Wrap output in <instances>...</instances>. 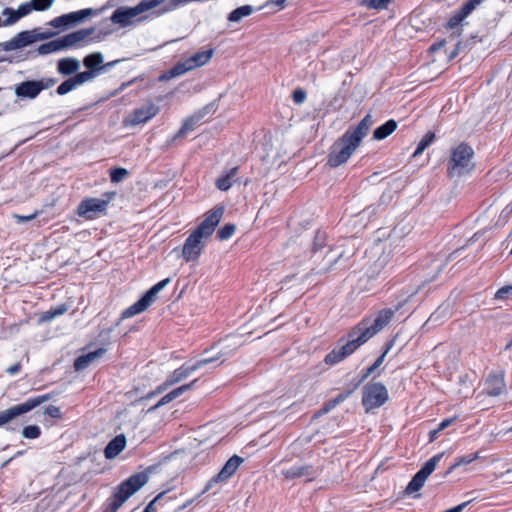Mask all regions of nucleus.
I'll return each instance as SVG.
<instances>
[{
    "instance_id": "39448f33",
    "label": "nucleus",
    "mask_w": 512,
    "mask_h": 512,
    "mask_svg": "<svg viewBox=\"0 0 512 512\" xmlns=\"http://www.w3.org/2000/svg\"><path fill=\"white\" fill-rule=\"evenodd\" d=\"M388 400V391L382 383H369L363 387L362 404L368 413L384 405Z\"/></svg>"
},
{
    "instance_id": "473e14b6",
    "label": "nucleus",
    "mask_w": 512,
    "mask_h": 512,
    "mask_svg": "<svg viewBox=\"0 0 512 512\" xmlns=\"http://www.w3.org/2000/svg\"><path fill=\"white\" fill-rule=\"evenodd\" d=\"M18 44L21 48L26 47L39 39H44V36H38L34 31H23L16 35Z\"/></svg>"
},
{
    "instance_id": "680f3d73",
    "label": "nucleus",
    "mask_w": 512,
    "mask_h": 512,
    "mask_svg": "<svg viewBox=\"0 0 512 512\" xmlns=\"http://www.w3.org/2000/svg\"><path fill=\"white\" fill-rule=\"evenodd\" d=\"M456 420V417H452V418H447V419H444L443 421L440 422V424L438 425V428L439 430H444L446 429L447 427H449L454 421Z\"/></svg>"
},
{
    "instance_id": "0eeeda50",
    "label": "nucleus",
    "mask_w": 512,
    "mask_h": 512,
    "mask_svg": "<svg viewBox=\"0 0 512 512\" xmlns=\"http://www.w3.org/2000/svg\"><path fill=\"white\" fill-rule=\"evenodd\" d=\"M148 477L145 474H137L130 477L118 489L112 502L115 512L130 496L137 492L147 483Z\"/></svg>"
},
{
    "instance_id": "8fccbe9b",
    "label": "nucleus",
    "mask_w": 512,
    "mask_h": 512,
    "mask_svg": "<svg viewBox=\"0 0 512 512\" xmlns=\"http://www.w3.org/2000/svg\"><path fill=\"white\" fill-rule=\"evenodd\" d=\"M128 171L125 168H115L111 171V181L119 183L126 178Z\"/></svg>"
},
{
    "instance_id": "ea45409f",
    "label": "nucleus",
    "mask_w": 512,
    "mask_h": 512,
    "mask_svg": "<svg viewBox=\"0 0 512 512\" xmlns=\"http://www.w3.org/2000/svg\"><path fill=\"white\" fill-rule=\"evenodd\" d=\"M478 458V454H470L467 456L460 457L456 460V462L449 467V469L446 471L445 475H449L454 469L457 467L464 465V464H470L473 461H475Z\"/></svg>"
},
{
    "instance_id": "79ce46f5",
    "label": "nucleus",
    "mask_w": 512,
    "mask_h": 512,
    "mask_svg": "<svg viewBox=\"0 0 512 512\" xmlns=\"http://www.w3.org/2000/svg\"><path fill=\"white\" fill-rule=\"evenodd\" d=\"M33 4L30 2H25L21 5H19V7L16 9L17 11V16L12 19L10 22H17L19 19H21L22 17L30 14L32 11H33Z\"/></svg>"
},
{
    "instance_id": "e2e57ef3",
    "label": "nucleus",
    "mask_w": 512,
    "mask_h": 512,
    "mask_svg": "<svg viewBox=\"0 0 512 512\" xmlns=\"http://www.w3.org/2000/svg\"><path fill=\"white\" fill-rule=\"evenodd\" d=\"M14 217L17 220V222H19V223L20 222H27V221L33 220L36 217V213L30 214V215H26V216L15 215Z\"/></svg>"
},
{
    "instance_id": "13d9d810",
    "label": "nucleus",
    "mask_w": 512,
    "mask_h": 512,
    "mask_svg": "<svg viewBox=\"0 0 512 512\" xmlns=\"http://www.w3.org/2000/svg\"><path fill=\"white\" fill-rule=\"evenodd\" d=\"M3 15L7 17L6 20L3 22V25L9 26L15 23L10 21L17 16V11L11 8H5L3 10Z\"/></svg>"
},
{
    "instance_id": "5701e85b",
    "label": "nucleus",
    "mask_w": 512,
    "mask_h": 512,
    "mask_svg": "<svg viewBox=\"0 0 512 512\" xmlns=\"http://www.w3.org/2000/svg\"><path fill=\"white\" fill-rule=\"evenodd\" d=\"M485 391L492 397L503 394L506 391L504 372L490 374L485 381Z\"/></svg>"
},
{
    "instance_id": "a878e982",
    "label": "nucleus",
    "mask_w": 512,
    "mask_h": 512,
    "mask_svg": "<svg viewBox=\"0 0 512 512\" xmlns=\"http://www.w3.org/2000/svg\"><path fill=\"white\" fill-rule=\"evenodd\" d=\"M281 473L287 480H292L299 477L315 475L316 471H312V468L308 465H299L284 469Z\"/></svg>"
},
{
    "instance_id": "e433bc0d",
    "label": "nucleus",
    "mask_w": 512,
    "mask_h": 512,
    "mask_svg": "<svg viewBox=\"0 0 512 512\" xmlns=\"http://www.w3.org/2000/svg\"><path fill=\"white\" fill-rule=\"evenodd\" d=\"M352 393V390L339 393L334 399L328 401L323 407H322V414L328 413L332 409H334L338 404L342 403L344 400H346L350 394Z\"/></svg>"
},
{
    "instance_id": "4d7b16f0",
    "label": "nucleus",
    "mask_w": 512,
    "mask_h": 512,
    "mask_svg": "<svg viewBox=\"0 0 512 512\" xmlns=\"http://www.w3.org/2000/svg\"><path fill=\"white\" fill-rule=\"evenodd\" d=\"M0 46L4 51H11L21 48L20 45L18 44V39L16 36L10 39L9 41L0 44Z\"/></svg>"
},
{
    "instance_id": "09e8293b",
    "label": "nucleus",
    "mask_w": 512,
    "mask_h": 512,
    "mask_svg": "<svg viewBox=\"0 0 512 512\" xmlns=\"http://www.w3.org/2000/svg\"><path fill=\"white\" fill-rule=\"evenodd\" d=\"M200 120V116H193L185 121L182 128L179 130V136L185 135L193 129V126Z\"/></svg>"
},
{
    "instance_id": "69168bd1",
    "label": "nucleus",
    "mask_w": 512,
    "mask_h": 512,
    "mask_svg": "<svg viewBox=\"0 0 512 512\" xmlns=\"http://www.w3.org/2000/svg\"><path fill=\"white\" fill-rule=\"evenodd\" d=\"M286 0H270L268 5H276L279 9L284 8Z\"/></svg>"
},
{
    "instance_id": "de8ad7c7",
    "label": "nucleus",
    "mask_w": 512,
    "mask_h": 512,
    "mask_svg": "<svg viewBox=\"0 0 512 512\" xmlns=\"http://www.w3.org/2000/svg\"><path fill=\"white\" fill-rule=\"evenodd\" d=\"M75 88H77V87H76L73 79L69 78L58 86L57 93L59 95H65V94L69 93L70 91L74 90Z\"/></svg>"
},
{
    "instance_id": "7ed1b4c3",
    "label": "nucleus",
    "mask_w": 512,
    "mask_h": 512,
    "mask_svg": "<svg viewBox=\"0 0 512 512\" xmlns=\"http://www.w3.org/2000/svg\"><path fill=\"white\" fill-rule=\"evenodd\" d=\"M165 1L166 0H143L134 7H120L113 12L111 21L123 27L131 25L137 16L161 5Z\"/></svg>"
},
{
    "instance_id": "f704fd0d",
    "label": "nucleus",
    "mask_w": 512,
    "mask_h": 512,
    "mask_svg": "<svg viewBox=\"0 0 512 512\" xmlns=\"http://www.w3.org/2000/svg\"><path fill=\"white\" fill-rule=\"evenodd\" d=\"M236 172L237 168H231L225 175L220 177L216 182L217 188L222 191L228 190L232 185Z\"/></svg>"
},
{
    "instance_id": "cd10ccee",
    "label": "nucleus",
    "mask_w": 512,
    "mask_h": 512,
    "mask_svg": "<svg viewBox=\"0 0 512 512\" xmlns=\"http://www.w3.org/2000/svg\"><path fill=\"white\" fill-rule=\"evenodd\" d=\"M80 68V61L73 57L62 58L58 61L57 70L63 75L75 73Z\"/></svg>"
},
{
    "instance_id": "ddd939ff",
    "label": "nucleus",
    "mask_w": 512,
    "mask_h": 512,
    "mask_svg": "<svg viewBox=\"0 0 512 512\" xmlns=\"http://www.w3.org/2000/svg\"><path fill=\"white\" fill-rule=\"evenodd\" d=\"M349 340L346 344L333 349L330 353H328L324 359L327 365H335L346 357L354 353L363 343H360L359 338L354 335V332L351 330L348 334Z\"/></svg>"
},
{
    "instance_id": "37998d69",
    "label": "nucleus",
    "mask_w": 512,
    "mask_h": 512,
    "mask_svg": "<svg viewBox=\"0 0 512 512\" xmlns=\"http://www.w3.org/2000/svg\"><path fill=\"white\" fill-rule=\"evenodd\" d=\"M392 0H363V5L370 9L383 10L388 7Z\"/></svg>"
},
{
    "instance_id": "423d86ee",
    "label": "nucleus",
    "mask_w": 512,
    "mask_h": 512,
    "mask_svg": "<svg viewBox=\"0 0 512 512\" xmlns=\"http://www.w3.org/2000/svg\"><path fill=\"white\" fill-rule=\"evenodd\" d=\"M169 282L170 279L166 278L151 287L141 299L123 311L122 318H130L145 311L155 301L157 294L164 289Z\"/></svg>"
},
{
    "instance_id": "49530a36",
    "label": "nucleus",
    "mask_w": 512,
    "mask_h": 512,
    "mask_svg": "<svg viewBox=\"0 0 512 512\" xmlns=\"http://www.w3.org/2000/svg\"><path fill=\"white\" fill-rule=\"evenodd\" d=\"M235 230V225L226 224L218 231V237L220 240H227L234 234Z\"/></svg>"
},
{
    "instance_id": "6e6d98bb",
    "label": "nucleus",
    "mask_w": 512,
    "mask_h": 512,
    "mask_svg": "<svg viewBox=\"0 0 512 512\" xmlns=\"http://www.w3.org/2000/svg\"><path fill=\"white\" fill-rule=\"evenodd\" d=\"M44 414L48 415L52 418H56V419H59L62 417V412H61L60 407L54 406V405H50V406L46 407L44 410Z\"/></svg>"
},
{
    "instance_id": "338daca9",
    "label": "nucleus",
    "mask_w": 512,
    "mask_h": 512,
    "mask_svg": "<svg viewBox=\"0 0 512 512\" xmlns=\"http://www.w3.org/2000/svg\"><path fill=\"white\" fill-rule=\"evenodd\" d=\"M163 495H164V493L159 494V495H158V496H157L153 501H151V502L148 504V506L145 508V510H144V511L151 512V511H152V509H153L154 503H155L156 501H158L160 498H162V497H163Z\"/></svg>"
},
{
    "instance_id": "9d476101",
    "label": "nucleus",
    "mask_w": 512,
    "mask_h": 512,
    "mask_svg": "<svg viewBox=\"0 0 512 512\" xmlns=\"http://www.w3.org/2000/svg\"><path fill=\"white\" fill-rule=\"evenodd\" d=\"M442 456V453L436 454L423 465L408 483L405 489L406 494L410 495L418 492L424 486L427 478L434 472Z\"/></svg>"
},
{
    "instance_id": "4c0bfd02",
    "label": "nucleus",
    "mask_w": 512,
    "mask_h": 512,
    "mask_svg": "<svg viewBox=\"0 0 512 512\" xmlns=\"http://www.w3.org/2000/svg\"><path fill=\"white\" fill-rule=\"evenodd\" d=\"M435 140V134L431 131L427 132L423 138L420 140V142L417 145V148L415 152L413 153V156H419L421 155L427 147H429Z\"/></svg>"
},
{
    "instance_id": "a211bd4d",
    "label": "nucleus",
    "mask_w": 512,
    "mask_h": 512,
    "mask_svg": "<svg viewBox=\"0 0 512 512\" xmlns=\"http://www.w3.org/2000/svg\"><path fill=\"white\" fill-rule=\"evenodd\" d=\"M207 240L192 232L186 239L183 248L182 256L187 261H196L201 255Z\"/></svg>"
},
{
    "instance_id": "052dcab7",
    "label": "nucleus",
    "mask_w": 512,
    "mask_h": 512,
    "mask_svg": "<svg viewBox=\"0 0 512 512\" xmlns=\"http://www.w3.org/2000/svg\"><path fill=\"white\" fill-rule=\"evenodd\" d=\"M204 494L203 492L201 494H198L196 497L194 498H190L188 499L185 503H183L181 506H179L176 510V512H180L182 511L183 509L187 508L188 506H190L191 504H193L198 498H200V496Z\"/></svg>"
},
{
    "instance_id": "a19ab883",
    "label": "nucleus",
    "mask_w": 512,
    "mask_h": 512,
    "mask_svg": "<svg viewBox=\"0 0 512 512\" xmlns=\"http://www.w3.org/2000/svg\"><path fill=\"white\" fill-rule=\"evenodd\" d=\"M65 311H66V307L61 305L55 309H51L49 311L42 313V315L40 317V321H43V322L51 321L52 319L64 314Z\"/></svg>"
},
{
    "instance_id": "4be33fe9",
    "label": "nucleus",
    "mask_w": 512,
    "mask_h": 512,
    "mask_svg": "<svg viewBox=\"0 0 512 512\" xmlns=\"http://www.w3.org/2000/svg\"><path fill=\"white\" fill-rule=\"evenodd\" d=\"M45 89L42 81H24L15 86V95L21 99H35Z\"/></svg>"
},
{
    "instance_id": "bb28decb",
    "label": "nucleus",
    "mask_w": 512,
    "mask_h": 512,
    "mask_svg": "<svg viewBox=\"0 0 512 512\" xmlns=\"http://www.w3.org/2000/svg\"><path fill=\"white\" fill-rule=\"evenodd\" d=\"M84 66L89 71H94L97 75L102 71V65L104 63V55L101 52H94L88 54L83 60Z\"/></svg>"
},
{
    "instance_id": "7c9ffc66",
    "label": "nucleus",
    "mask_w": 512,
    "mask_h": 512,
    "mask_svg": "<svg viewBox=\"0 0 512 512\" xmlns=\"http://www.w3.org/2000/svg\"><path fill=\"white\" fill-rule=\"evenodd\" d=\"M396 128L397 122L393 119H390L374 130L373 138L376 140H383L391 135L396 130Z\"/></svg>"
},
{
    "instance_id": "412c9836",
    "label": "nucleus",
    "mask_w": 512,
    "mask_h": 512,
    "mask_svg": "<svg viewBox=\"0 0 512 512\" xmlns=\"http://www.w3.org/2000/svg\"><path fill=\"white\" fill-rule=\"evenodd\" d=\"M374 124L370 114H367L353 130H347L344 134L345 141H353L359 146L361 140L367 135L369 129Z\"/></svg>"
},
{
    "instance_id": "a18cd8bd",
    "label": "nucleus",
    "mask_w": 512,
    "mask_h": 512,
    "mask_svg": "<svg viewBox=\"0 0 512 512\" xmlns=\"http://www.w3.org/2000/svg\"><path fill=\"white\" fill-rule=\"evenodd\" d=\"M31 3L33 4L34 10L46 11L53 6L54 0H31Z\"/></svg>"
},
{
    "instance_id": "f03ea898",
    "label": "nucleus",
    "mask_w": 512,
    "mask_h": 512,
    "mask_svg": "<svg viewBox=\"0 0 512 512\" xmlns=\"http://www.w3.org/2000/svg\"><path fill=\"white\" fill-rule=\"evenodd\" d=\"M474 151L466 143H460L451 150L447 164V173L450 177H461L473 170L472 162Z\"/></svg>"
},
{
    "instance_id": "c756f323",
    "label": "nucleus",
    "mask_w": 512,
    "mask_h": 512,
    "mask_svg": "<svg viewBox=\"0 0 512 512\" xmlns=\"http://www.w3.org/2000/svg\"><path fill=\"white\" fill-rule=\"evenodd\" d=\"M94 14L95 11L92 8H86L68 14H64V16L67 19L68 26L70 27L77 23L83 22L86 18L93 16Z\"/></svg>"
},
{
    "instance_id": "c9c22d12",
    "label": "nucleus",
    "mask_w": 512,
    "mask_h": 512,
    "mask_svg": "<svg viewBox=\"0 0 512 512\" xmlns=\"http://www.w3.org/2000/svg\"><path fill=\"white\" fill-rule=\"evenodd\" d=\"M253 11H254V9L252 6L244 5V6H241L237 9L233 10L229 14L228 19L231 22H239L242 18L251 15L253 13Z\"/></svg>"
},
{
    "instance_id": "6e6552de",
    "label": "nucleus",
    "mask_w": 512,
    "mask_h": 512,
    "mask_svg": "<svg viewBox=\"0 0 512 512\" xmlns=\"http://www.w3.org/2000/svg\"><path fill=\"white\" fill-rule=\"evenodd\" d=\"M160 112V107L153 102H147L134 109L125 117L123 124L125 127H136L144 125L154 118Z\"/></svg>"
},
{
    "instance_id": "1a4fd4ad",
    "label": "nucleus",
    "mask_w": 512,
    "mask_h": 512,
    "mask_svg": "<svg viewBox=\"0 0 512 512\" xmlns=\"http://www.w3.org/2000/svg\"><path fill=\"white\" fill-rule=\"evenodd\" d=\"M49 399V395H40L34 398H30L22 404L15 405L4 411H0V427L11 422L17 416H20L31 411L33 408L43 404Z\"/></svg>"
},
{
    "instance_id": "3c124183",
    "label": "nucleus",
    "mask_w": 512,
    "mask_h": 512,
    "mask_svg": "<svg viewBox=\"0 0 512 512\" xmlns=\"http://www.w3.org/2000/svg\"><path fill=\"white\" fill-rule=\"evenodd\" d=\"M342 256L341 252H335L333 250H329L325 256L324 259L327 261V264L329 265L327 267V270H331L333 264L337 262V260Z\"/></svg>"
},
{
    "instance_id": "20e7f679",
    "label": "nucleus",
    "mask_w": 512,
    "mask_h": 512,
    "mask_svg": "<svg viewBox=\"0 0 512 512\" xmlns=\"http://www.w3.org/2000/svg\"><path fill=\"white\" fill-rule=\"evenodd\" d=\"M241 336L229 335L225 339L218 342L216 345L207 349L202 355V359H211V363L230 357L241 345Z\"/></svg>"
},
{
    "instance_id": "603ef678",
    "label": "nucleus",
    "mask_w": 512,
    "mask_h": 512,
    "mask_svg": "<svg viewBox=\"0 0 512 512\" xmlns=\"http://www.w3.org/2000/svg\"><path fill=\"white\" fill-rule=\"evenodd\" d=\"M292 98L295 104L301 105L307 99V92L302 88H297L294 90Z\"/></svg>"
},
{
    "instance_id": "aec40b11",
    "label": "nucleus",
    "mask_w": 512,
    "mask_h": 512,
    "mask_svg": "<svg viewBox=\"0 0 512 512\" xmlns=\"http://www.w3.org/2000/svg\"><path fill=\"white\" fill-rule=\"evenodd\" d=\"M211 363V359H202L201 357L194 364H186L176 369L168 378L167 384L174 385L183 379L189 377L193 372L204 365Z\"/></svg>"
},
{
    "instance_id": "0e129e2a",
    "label": "nucleus",
    "mask_w": 512,
    "mask_h": 512,
    "mask_svg": "<svg viewBox=\"0 0 512 512\" xmlns=\"http://www.w3.org/2000/svg\"><path fill=\"white\" fill-rule=\"evenodd\" d=\"M172 400H174V397H172L171 393H168L158 402L157 406L165 405V404L169 403Z\"/></svg>"
},
{
    "instance_id": "9b49d317",
    "label": "nucleus",
    "mask_w": 512,
    "mask_h": 512,
    "mask_svg": "<svg viewBox=\"0 0 512 512\" xmlns=\"http://www.w3.org/2000/svg\"><path fill=\"white\" fill-rule=\"evenodd\" d=\"M483 2L484 0H468L451 15L446 27L453 30L452 36H461L463 21Z\"/></svg>"
},
{
    "instance_id": "774afa93",
    "label": "nucleus",
    "mask_w": 512,
    "mask_h": 512,
    "mask_svg": "<svg viewBox=\"0 0 512 512\" xmlns=\"http://www.w3.org/2000/svg\"><path fill=\"white\" fill-rule=\"evenodd\" d=\"M19 370H20V365L15 364V365L7 368V373H9L10 375H14V374L18 373Z\"/></svg>"
},
{
    "instance_id": "c85d7f7f",
    "label": "nucleus",
    "mask_w": 512,
    "mask_h": 512,
    "mask_svg": "<svg viewBox=\"0 0 512 512\" xmlns=\"http://www.w3.org/2000/svg\"><path fill=\"white\" fill-rule=\"evenodd\" d=\"M104 352V349H98L94 352H90L88 354L78 357L74 363L75 369L78 371L86 369L96 359L100 358L104 354Z\"/></svg>"
},
{
    "instance_id": "c03bdc74",
    "label": "nucleus",
    "mask_w": 512,
    "mask_h": 512,
    "mask_svg": "<svg viewBox=\"0 0 512 512\" xmlns=\"http://www.w3.org/2000/svg\"><path fill=\"white\" fill-rule=\"evenodd\" d=\"M40 435V428L36 425H29L23 428L22 436L27 439H36Z\"/></svg>"
},
{
    "instance_id": "864d4df0",
    "label": "nucleus",
    "mask_w": 512,
    "mask_h": 512,
    "mask_svg": "<svg viewBox=\"0 0 512 512\" xmlns=\"http://www.w3.org/2000/svg\"><path fill=\"white\" fill-rule=\"evenodd\" d=\"M512 296V286L507 285L501 287L496 293H495V299L498 300H504Z\"/></svg>"
},
{
    "instance_id": "b1692460",
    "label": "nucleus",
    "mask_w": 512,
    "mask_h": 512,
    "mask_svg": "<svg viewBox=\"0 0 512 512\" xmlns=\"http://www.w3.org/2000/svg\"><path fill=\"white\" fill-rule=\"evenodd\" d=\"M94 28L80 29L62 37L65 48L72 47L86 41L93 33Z\"/></svg>"
},
{
    "instance_id": "f257e3e1",
    "label": "nucleus",
    "mask_w": 512,
    "mask_h": 512,
    "mask_svg": "<svg viewBox=\"0 0 512 512\" xmlns=\"http://www.w3.org/2000/svg\"><path fill=\"white\" fill-rule=\"evenodd\" d=\"M394 314L395 310L391 308L382 309L377 313L374 319L364 318L351 330L354 332V335L359 338L360 343L364 344L381 331L391 321Z\"/></svg>"
},
{
    "instance_id": "6ab92c4d",
    "label": "nucleus",
    "mask_w": 512,
    "mask_h": 512,
    "mask_svg": "<svg viewBox=\"0 0 512 512\" xmlns=\"http://www.w3.org/2000/svg\"><path fill=\"white\" fill-rule=\"evenodd\" d=\"M109 200L99 198H88L78 206V214L81 217L92 219L97 213L106 210Z\"/></svg>"
},
{
    "instance_id": "58836bf2",
    "label": "nucleus",
    "mask_w": 512,
    "mask_h": 512,
    "mask_svg": "<svg viewBox=\"0 0 512 512\" xmlns=\"http://www.w3.org/2000/svg\"><path fill=\"white\" fill-rule=\"evenodd\" d=\"M95 77H97V74L94 71L88 70V71L78 73L76 76L72 77V79H73L76 87H79V86L85 84L86 82L91 81Z\"/></svg>"
},
{
    "instance_id": "f8f14e48",
    "label": "nucleus",
    "mask_w": 512,
    "mask_h": 512,
    "mask_svg": "<svg viewBox=\"0 0 512 512\" xmlns=\"http://www.w3.org/2000/svg\"><path fill=\"white\" fill-rule=\"evenodd\" d=\"M213 56V50H205L201 52H197L184 60L183 62L178 63L171 71V77L180 76L190 70L199 68L205 64H207Z\"/></svg>"
},
{
    "instance_id": "2f4dec72",
    "label": "nucleus",
    "mask_w": 512,
    "mask_h": 512,
    "mask_svg": "<svg viewBox=\"0 0 512 512\" xmlns=\"http://www.w3.org/2000/svg\"><path fill=\"white\" fill-rule=\"evenodd\" d=\"M63 49H65V46H64V43H63V40L61 37V38L55 39L53 41H50L48 43H44V44L40 45L37 49V52L40 55H48L51 53L61 51Z\"/></svg>"
},
{
    "instance_id": "dca6fc26",
    "label": "nucleus",
    "mask_w": 512,
    "mask_h": 512,
    "mask_svg": "<svg viewBox=\"0 0 512 512\" xmlns=\"http://www.w3.org/2000/svg\"><path fill=\"white\" fill-rule=\"evenodd\" d=\"M224 209L217 207L206 214L205 219L201 224L193 231L200 237L208 240L213 234L216 226L219 224L223 217Z\"/></svg>"
},
{
    "instance_id": "f3484780",
    "label": "nucleus",
    "mask_w": 512,
    "mask_h": 512,
    "mask_svg": "<svg viewBox=\"0 0 512 512\" xmlns=\"http://www.w3.org/2000/svg\"><path fill=\"white\" fill-rule=\"evenodd\" d=\"M224 209L217 207L206 214L205 219L201 224L193 231L200 237L208 240L213 234L216 226L219 224L223 217Z\"/></svg>"
},
{
    "instance_id": "2eb2a0df",
    "label": "nucleus",
    "mask_w": 512,
    "mask_h": 512,
    "mask_svg": "<svg viewBox=\"0 0 512 512\" xmlns=\"http://www.w3.org/2000/svg\"><path fill=\"white\" fill-rule=\"evenodd\" d=\"M244 462L243 458L234 455L232 456L222 467L220 472L211 478L205 485V488L203 490V493L208 492L212 487L217 483H224L228 479H230L238 470V468L241 466V464Z\"/></svg>"
},
{
    "instance_id": "5fc2aeb1",
    "label": "nucleus",
    "mask_w": 512,
    "mask_h": 512,
    "mask_svg": "<svg viewBox=\"0 0 512 512\" xmlns=\"http://www.w3.org/2000/svg\"><path fill=\"white\" fill-rule=\"evenodd\" d=\"M195 383H196V380L192 381L189 384L182 385V386L174 389L170 393L172 394V397H174V399H176V398L180 397L182 394H184L185 392L191 390Z\"/></svg>"
},
{
    "instance_id": "bf43d9fd",
    "label": "nucleus",
    "mask_w": 512,
    "mask_h": 512,
    "mask_svg": "<svg viewBox=\"0 0 512 512\" xmlns=\"http://www.w3.org/2000/svg\"><path fill=\"white\" fill-rule=\"evenodd\" d=\"M54 28H67L69 27L67 24V19L64 15L54 18L49 23Z\"/></svg>"
},
{
    "instance_id": "393cba45",
    "label": "nucleus",
    "mask_w": 512,
    "mask_h": 512,
    "mask_svg": "<svg viewBox=\"0 0 512 512\" xmlns=\"http://www.w3.org/2000/svg\"><path fill=\"white\" fill-rule=\"evenodd\" d=\"M126 447V438L123 435L116 436L108 443L104 454L107 459H113L118 456Z\"/></svg>"
},
{
    "instance_id": "72a5a7b5",
    "label": "nucleus",
    "mask_w": 512,
    "mask_h": 512,
    "mask_svg": "<svg viewBox=\"0 0 512 512\" xmlns=\"http://www.w3.org/2000/svg\"><path fill=\"white\" fill-rule=\"evenodd\" d=\"M391 347V344L388 345L387 349L384 351V353H382L376 360L375 362L370 366L368 367L364 373L362 374L361 378L359 379L358 383L356 384L355 387H357L360 383H362L363 381H365L377 368H379L383 361H384V358L388 352V350L390 349Z\"/></svg>"
},
{
    "instance_id": "4468645a",
    "label": "nucleus",
    "mask_w": 512,
    "mask_h": 512,
    "mask_svg": "<svg viewBox=\"0 0 512 512\" xmlns=\"http://www.w3.org/2000/svg\"><path fill=\"white\" fill-rule=\"evenodd\" d=\"M358 145L353 141H345L344 135L342 136L340 143H336L328 157L327 165L330 167H338L345 163L353 152L357 149Z\"/></svg>"
}]
</instances>
